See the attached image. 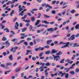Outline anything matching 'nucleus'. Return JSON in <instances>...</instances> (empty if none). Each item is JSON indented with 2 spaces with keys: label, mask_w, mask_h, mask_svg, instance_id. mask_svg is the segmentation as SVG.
Listing matches in <instances>:
<instances>
[{
  "label": "nucleus",
  "mask_w": 79,
  "mask_h": 79,
  "mask_svg": "<svg viewBox=\"0 0 79 79\" xmlns=\"http://www.w3.org/2000/svg\"><path fill=\"white\" fill-rule=\"evenodd\" d=\"M77 23V21L75 22L74 23H73L72 24L73 25H74H74H75L76 23Z\"/></svg>",
  "instance_id": "obj_62"
},
{
  "label": "nucleus",
  "mask_w": 79,
  "mask_h": 79,
  "mask_svg": "<svg viewBox=\"0 0 79 79\" xmlns=\"http://www.w3.org/2000/svg\"><path fill=\"white\" fill-rule=\"evenodd\" d=\"M75 12V10H73L70 11V13H74Z\"/></svg>",
  "instance_id": "obj_36"
},
{
  "label": "nucleus",
  "mask_w": 79,
  "mask_h": 79,
  "mask_svg": "<svg viewBox=\"0 0 79 79\" xmlns=\"http://www.w3.org/2000/svg\"><path fill=\"white\" fill-rule=\"evenodd\" d=\"M42 6L43 7H45V6H46V8L48 7L50 8V9H52V6H49L48 4H42Z\"/></svg>",
  "instance_id": "obj_1"
},
{
  "label": "nucleus",
  "mask_w": 79,
  "mask_h": 79,
  "mask_svg": "<svg viewBox=\"0 0 79 79\" xmlns=\"http://www.w3.org/2000/svg\"><path fill=\"white\" fill-rule=\"evenodd\" d=\"M63 53V52H58L56 54V55L57 56H59V55H60V54H62Z\"/></svg>",
  "instance_id": "obj_22"
},
{
  "label": "nucleus",
  "mask_w": 79,
  "mask_h": 79,
  "mask_svg": "<svg viewBox=\"0 0 79 79\" xmlns=\"http://www.w3.org/2000/svg\"><path fill=\"white\" fill-rule=\"evenodd\" d=\"M41 16H42V14L40 13H39L38 18H40L41 17Z\"/></svg>",
  "instance_id": "obj_28"
},
{
  "label": "nucleus",
  "mask_w": 79,
  "mask_h": 79,
  "mask_svg": "<svg viewBox=\"0 0 79 79\" xmlns=\"http://www.w3.org/2000/svg\"><path fill=\"white\" fill-rule=\"evenodd\" d=\"M49 59L48 57H47L45 59V61H46V60H48Z\"/></svg>",
  "instance_id": "obj_55"
},
{
  "label": "nucleus",
  "mask_w": 79,
  "mask_h": 79,
  "mask_svg": "<svg viewBox=\"0 0 79 79\" xmlns=\"http://www.w3.org/2000/svg\"><path fill=\"white\" fill-rule=\"evenodd\" d=\"M60 44H66V43H63V42H60L59 43Z\"/></svg>",
  "instance_id": "obj_53"
},
{
  "label": "nucleus",
  "mask_w": 79,
  "mask_h": 79,
  "mask_svg": "<svg viewBox=\"0 0 79 79\" xmlns=\"http://www.w3.org/2000/svg\"><path fill=\"white\" fill-rule=\"evenodd\" d=\"M74 27H71L70 29L71 31H73V30L74 29Z\"/></svg>",
  "instance_id": "obj_60"
},
{
  "label": "nucleus",
  "mask_w": 79,
  "mask_h": 79,
  "mask_svg": "<svg viewBox=\"0 0 79 79\" xmlns=\"http://www.w3.org/2000/svg\"><path fill=\"white\" fill-rule=\"evenodd\" d=\"M31 21V20H26L25 21V23H26V22H27V23H30V22Z\"/></svg>",
  "instance_id": "obj_46"
},
{
  "label": "nucleus",
  "mask_w": 79,
  "mask_h": 79,
  "mask_svg": "<svg viewBox=\"0 0 79 79\" xmlns=\"http://www.w3.org/2000/svg\"><path fill=\"white\" fill-rule=\"evenodd\" d=\"M29 44L31 46H32L33 45V43L32 42H31L29 43Z\"/></svg>",
  "instance_id": "obj_56"
},
{
  "label": "nucleus",
  "mask_w": 79,
  "mask_h": 79,
  "mask_svg": "<svg viewBox=\"0 0 79 79\" xmlns=\"http://www.w3.org/2000/svg\"><path fill=\"white\" fill-rule=\"evenodd\" d=\"M26 11V9H23V11H21V12L19 14V16H24V11Z\"/></svg>",
  "instance_id": "obj_3"
},
{
  "label": "nucleus",
  "mask_w": 79,
  "mask_h": 79,
  "mask_svg": "<svg viewBox=\"0 0 79 79\" xmlns=\"http://www.w3.org/2000/svg\"><path fill=\"white\" fill-rule=\"evenodd\" d=\"M57 74H58V73H55L54 74H53V73H52L51 75L52 77H54V76H57Z\"/></svg>",
  "instance_id": "obj_15"
},
{
  "label": "nucleus",
  "mask_w": 79,
  "mask_h": 79,
  "mask_svg": "<svg viewBox=\"0 0 79 79\" xmlns=\"http://www.w3.org/2000/svg\"><path fill=\"white\" fill-rule=\"evenodd\" d=\"M24 45H26V46H27V45H28V44L27 43V42H26V41H25L24 43Z\"/></svg>",
  "instance_id": "obj_40"
},
{
  "label": "nucleus",
  "mask_w": 79,
  "mask_h": 79,
  "mask_svg": "<svg viewBox=\"0 0 79 79\" xmlns=\"http://www.w3.org/2000/svg\"><path fill=\"white\" fill-rule=\"evenodd\" d=\"M44 54V53H41V54H40L39 55L40 57H42V56H43V54Z\"/></svg>",
  "instance_id": "obj_44"
},
{
  "label": "nucleus",
  "mask_w": 79,
  "mask_h": 79,
  "mask_svg": "<svg viewBox=\"0 0 79 79\" xmlns=\"http://www.w3.org/2000/svg\"><path fill=\"white\" fill-rule=\"evenodd\" d=\"M66 45H64V46H62L61 47V48H66Z\"/></svg>",
  "instance_id": "obj_43"
},
{
  "label": "nucleus",
  "mask_w": 79,
  "mask_h": 79,
  "mask_svg": "<svg viewBox=\"0 0 79 79\" xmlns=\"http://www.w3.org/2000/svg\"><path fill=\"white\" fill-rule=\"evenodd\" d=\"M3 55H4V56H6V55H7V53H6V52H4L3 53Z\"/></svg>",
  "instance_id": "obj_61"
},
{
  "label": "nucleus",
  "mask_w": 79,
  "mask_h": 79,
  "mask_svg": "<svg viewBox=\"0 0 79 79\" xmlns=\"http://www.w3.org/2000/svg\"><path fill=\"white\" fill-rule=\"evenodd\" d=\"M21 30L22 32H24L26 31V28H23L21 29Z\"/></svg>",
  "instance_id": "obj_17"
},
{
  "label": "nucleus",
  "mask_w": 79,
  "mask_h": 79,
  "mask_svg": "<svg viewBox=\"0 0 79 79\" xmlns=\"http://www.w3.org/2000/svg\"><path fill=\"white\" fill-rule=\"evenodd\" d=\"M65 62H68L69 63V62L70 61V60H69V59H67L65 60Z\"/></svg>",
  "instance_id": "obj_48"
},
{
  "label": "nucleus",
  "mask_w": 79,
  "mask_h": 79,
  "mask_svg": "<svg viewBox=\"0 0 79 79\" xmlns=\"http://www.w3.org/2000/svg\"><path fill=\"white\" fill-rule=\"evenodd\" d=\"M67 37H70L71 36V34H68L67 35Z\"/></svg>",
  "instance_id": "obj_57"
},
{
  "label": "nucleus",
  "mask_w": 79,
  "mask_h": 79,
  "mask_svg": "<svg viewBox=\"0 0 79 79\" xmlns=\"http://www.w3.org/2000/svg\"><path fill=\"white\" fill-rule=\"evenodd\" d=\"M44 17H45L46 18H50V17L49 16H48L47 15H44Z\"/></svg>",
  "instance_id": "obj_23"
},
{
  "label": "nucleus",
  "mask_w": 79,
  "mask_h": 79,
  "mask_svg": "<svg viewBox=\"0 0 79 79\" xmlns=\"http://www.w3.org/2000/svg\"><path fill=\"white\" fill-rule=\"evenodd\" d=\"M2 40L3 41H5V40H6V38L5 37H3L2 39Z\"/></svg>",
  "instance_id": "obj_24"
},
{
  "label": "nucleus",
  "mask_w": 79,
  "mask_h": 79,
  "mask_svg": "<svg viewBox=\"0 0 79 79\" xmlns=\"http://www.w3.org/2000/svg\"><path fill=\"white\" fill-rule=\"evenodd\" d=\"M73 43H69V45L70 46V47H72V46H73Z\"/></svg>",
  "instance_id": "obj_51"
},
{
  "label": "nucleus",
  "mask_w": 79,
  "mask_h": 79,
  "mask_svg": "<svg viewBox=\"0 0 79 79\" xmlns=\"http://www.w3.org/2000/svg\"><path fill=\"white\" fill-rule=\"evenodd\" d=\"M49 47H50V46H49V45H47L44 47V48H47V49H48V48H49Z\"/></svg>",
  "instance_id": "obj_19"
},
{
  "label": "nucleus",
  "mask_w": 79,
  "mask_h": 79,
  "mask_svg": "<svg viewBox=\"0 0 79 79\" xmlns=\"http://www.w3.org/2000/svg\"><path fill=\"white\" fill-rule=\"evenodd\" d=\"M45 63H43L42 62H40V65H42V66H45Z\"/></svg>",
  "instance_id": "obj_18"
},
{
  "label": "nucleus",
  "mask_w": 79,
  "mask_h": 79,
  "mask_svg": "<svg viewBox=\"0 0 79 79\" xmlns=\"http://www.w3.org/2000/svg\"><path fill=\"white\" fill-rule=\"evenodd\" d=\"M45 65L47 66H50V64L49 62H47L46 63Z\"/></svg>",
  "instance_id": "obj_29"
},
{
  "label": "nucleus",
  "mask_w": 79,
  "mask_h": 79,
  "mask_svg": "<svg viewBox=\"0 0 79 79\" xmlns=\"http://www.w3.org/2000/svg\"><path fill=\"white\" fill-rule=\"evenodd\" d=\"M26 52H27L26 55H29V53H30V51H29V50H27L26 51Z\"/></svg>",
  "instance_id": "obj_34"
},
{
  "label": "nucleus",
  "mask_w": 79,
  "mask_h": 79,
  "mask_svg": "<svg viewBox=\"0 0 79 79\" xmlns=\"http://www.w3.org/2000/svg\"><path fill=\"white\" fill-rule=\"evenodd\" d=\"M47 31H51V32H53V29L52 28H48L47 29Z\"/></svg>",
  "instance_id": "obj_7"
},
{
  "label": "nucleus",
  "mask_w": 79,
  "mask_h": 79,
  "mask_svg": "<svg viewBox=\"0 0 79 79\" xmlns=\"http://www.w3.org/2000/svg\"><path fill=\"white\" fill-rule=\"evenodd\" d=\"M32 60L33 61H35L36 60V58L35 57H32Z\"/></svg>",
  "instance_id": "obj_30"
},
{
  "label": "nucleus",
  "mask_w": 79,
  "mask_h": 79,
  "mask_svg": "<svg viewBox=\"0 0 79 79\" xmlns=\"http://www.w3.org/2000/svg\"><path fill=\"white\" fill-rule=\"evenodd\" d=\"M9 58L10 60H11V61H12L13 60V55H11L9 57Z\"/></svg>",
  "instance_id": "obj_14"
},
{
  "label": "nucleus",
  "mask_w": 79,
  "mask_h": 79,
  "mask_svg": "<svg viewBox=\"0 0 79 79\" xmlns=\"http://www.w3.org/2000/svg\"><path fill=\"white\" fill-rule=\"evenodd\" d=\"M7 66H9V65H11L12 64V63H6Z\"/></svg>",
  "instance_id": "obj_32"
},
{
  "label": "nucleus",
  "mask_w": 79,
  "mask_h": 79,
  "mask_svg": "<svg viewBox=\"0 0 79 79\" xmlns=\"http://www.w3.org/2000/svg\"><path fill=\"white\" fill-rule=\"evenodd\" d=\"M32 26L31 25H30V27H29V29L30 31H31V29H32Z\"/></svg>",
  "instance_id": "obj_37"
},
{
  "label": "nucleus",
  "mask_w": 79,
  "mask_h": 79,
  "mask_svg": "<svg viewBox=\"0 0 79 79\" xmlns=\"http://www.w3.org/2000/svg\"><path fill=\"white\" fill-rule=\"evenodd\" d=\"M31 21L32 22H34V21H35V17H32L31 18Z\"/></svg>",
  "instance_id": "obj_16"
},
{
  "label": "nucleus",
  "mask_w": 79,
  "mask_h": 79,
  "mask_svg": "<svg viewBox=\"0 0 79 79\" xmlns=\"http://www.w3.org/2000/svg\"><path fill=\"white\" fill-rule=\"evenodd\" d=\"M66 22H63V26H64L65 25H66Z\"/></svg>",
  "instance_id": "obj_47"
},
{
  "label": "nucleus",
  "mask_w": 79,
  "mask_h": 79,
  "mask_svg": "<svg viewBox=\"0 0 79 79\" xmlns=\"http://www.w3.org/2000/svg\"><path fill=\"white\" fill-rule=\"evenodd\" d=\"M39 71V68H36L35 70V71L36 73H38V71Z\"/></svg>",
  "instance_id": "obj_45"
},
{
  "label": "nucleus",
  "mask_w": 79,
  "mask_h": 79,
  "mask_svg": "<svg viewBox=\"0 0 79 79\" xmlns=\"http://www.w3.org/2000/svg\"><path fill=\"white\" fill-rule=\"evenodd\" d=\"M53 57L52 56H50L49 57V59H50V60H52V59H53Z\"/></svg>",
  "instance_id": "obj_63"
},
{
  "label": "nucleus",
  "mask_w": 79,
  "mask_h": 79,
  "mask_svg": "<svg viewBox=\"0 0 79 79\" xmlns=\"http://www.w3.org/2000/svg\"><path fill=\"white\" fill-rule=\"evenodd\" d=\"M52 66H55V63H52L51 64Z\"/></svg>",
  "instance_id": "obj_58"
},
{
  "label": "nucleus",
  "mask_w": 79,
  "mask_h": 79,
  "mask_svg": "<svg viewBox=\"0 0 79 79\" xmlns=\"http://www.w3.org/2000/svg\"><path fill=\"white\" fill-rule=\"evenodd\" d=\"M32 38H27V40H28V41H29V40H32Z\"/></svg>",
  "instance_id": "obj_38"
},
{
  "label": "nucleus",
  "mask_w": 79,
  "mask_h": 79,
  "mask_svg": "<svg viewBox=\"0 0 79 79\" xmlns=\"http://www.w3.org/2000/svg\"><path fill=\"white\" fill-rule=\"evenodd\" d=\"M65 77L66 78V79H68L69 77V73H66L65 76Z\"/></svg>",
  "instance_id": "obj_13"
},
{
  "label": "nucleus",
  "mask_w": 79,
  "mask_h": 79,
  "mask_svg": "<svg viewBox=\"0 0 79 79\" xmlns=\"http://www.w3.org/2000/svg\"><path fill=\"white\" fill-rule=\"evenodd\" d=\"M52 42V40H48L47 41V45L49 44H50V43H51Z\"/></svg>",
  "instance_id": "obj_12"
},
{
  "label": "nucleus",
  "mask_w": 79,
  "mask_h": 79,
  "mask_svg": "<svg viewBox=\"0 0 79 79\" xmlns=\"http://www.w3.org/2000/svg\"><path fill=\"white\" fill-rule=\"evenodd\" d=\"M70 74H72L73 75V74H75V73H74V72L73 71H72L70 72Z\"/></svg>",
  "instance_id": "obj_21"
},
{
  "label": "nucleus",
  "mask_w": 79,
  "mask_h": 79,
  "mask_svg": "<svg viewBox=\"0 0 79 79\" xmlns=\"http://www.w3.org/2000/svg\"><path fill=\"white\" fill-rule=\"evenodd\" d=\"M44 72L45 73V74L46 77H48V73L47 71V70H45Z\"/></svg>",
  "instance_id": "obj_11"
},
{
  "label": "nucleus",
  "mask_w": 79,
  "mask_h": 79,
  "mask_svg": "<svg viewBox=\"0 0 79 79\" xmlns=\"http://www.w3.org/2000/svg\"><path fill=\"white\" fill-rule=\"evenodd\" d=\"M18 39H14L13 40H11V41H12V42H15V41H16V40H18Z\"/></svg>",
  "instance_id": "obj_25"
},
{
  "label": "nucleus",
  "mask_w": 79,
  "mask_h": 79,
  "mask_svg": "<svg viewBox=\"0 0 79 79\" xmlns=\"http://www.w3.org/2000/svg\"><path fill=\"white\" fill-rule=\"evenodd\" d=\"M52 54H55V53H57L58 52V51L56 50L55 49H52Z\"/></svg>",
  "instance_id": "obj_8"
},
{
  "label": "nucleus",
  "mask_w": 79,
  "mask_h": 79,
  "mask_svg": "<svg viewBox=\"0 0 79 79\" xmlns=\"http://www.w3.org/2000/svg\"><path fill=\"white\" fill-rule=\"evenodd\" d=\"M40 20H37L36 21V22L35 23V26H37V25L38 24H39V23H40Z\"/></svg>",
  "instance_id": "obj_10"
},
{
  "label": "nucleus",
  "mask_w": 79,
  "mask_h": 79,
  "mask_svg": "<svg viewBox=\"0 0 79 79\" xmlns=\"http://www.w3.org/2000/svg\"><path fill=\"white\" fill-rule=\"evenodd\" d=\"M76 73H79V69L78 68H77L75 69Z\"/></svg>",
  "instance_id": "obj_27"
},
{
  "label": "nucleus",
  "mask_w": 79,
  "mask_h": 79,
  "mask_svg": "<svg viewBox=\"0 0 79 79\" xmlns=\"http://www.w3.org/2000/svg\"><path fill=\"white\" fill-rule=\"evenodd\" d=\"M55 23V22L53 21V22H50V24H51L52 25V24H54Z\"/></svg>",
  "instance_id": "obj_50"
},
{
  "label": "nucleus",
  "mask_w": 79,
  "mask_h": 79,
  "mask_svg": "<svg viewBox=\"0 0 79 79\" xmlns=\"http://www.w3.org/2000/svg\"><path fill=\"white\" fill-rule=\"evenodd\" d=\"M56 0L53 1L52 2V3L53 5H54V4H55V3H56Z\"/></svg>",
  "instance_id": "obj_35"
},
{
  "label": "nucleus",
  "mask_w": 79,
  "mask_h": 79,
  "mask_svg": "<svg viewBox=\"0 0 79 79\" xmlns=\"http://www.w3.org/2000/svg\"><path fill=\"white\" fill-rule=\"evenodd\" d=\"M70 22V20H68L66 21V23L67 24H68Z\"/></svg>",
  "instance_id": "obj_59"
},
{
  "label": "nucleus",
  "mask_w": 79,
  "mask_h": 79,
  "mask_svg": "<svg viewBox=\"0 0 79 79\" xmlns=\"http://www.w3.org/2000/svg\"><path fill=\"white\" fill-rule=\"evenodd\" d=\"M50 53V51H48L45 52L46 55H49Z\"/></svg>",
  "instance_id": "obj_20"
},
{
  "label": "nucleus",
  "mask_w": 79,
  "mask_h": 79,
  "mask_svg": "<svg viewBox=\"0 0 79 79\" xmlns=\"http://www.w3.org/2000/svg\"><path fill=\"white\" fill-rule=\"evenodd\" d=\"M77 43H74V44H73V46H72V47H77L79 46V44L78 45H77Z\"/></svg>",
  "instance_id": "obj_9"
},
{
  "label": "nucleus",
  "mask_w": 79,
  "mask_h": 79,
  "mask_svg": "<svg viewBox=\"0 0 79 79\" xmlns=\"http://www.w3.org/2000/svg\"><path fill=\"white\" fill-rule=\"evenodd\" d=\"M75 37H79V34H77L75 35Z\"/></svg>",
  "instance_id": "obj_52"
},
{
  "label": "nucleus",
  "mask_w": 79,
  "mask_h": 79,
  "mask_svg": "<svg viewBox=\"0 0 79 79\" xmlns=\"http://www.w3.org/2000/svg\"><path fill=\"white\" fill-rule=\"evenodd\" d=\"M51 12L52 14H56V12L54 10H52L51 11Z\"/></svg>",
  "instance_id": "obj_39"
},
{
  "label": "nucleus",
  "mask_w": 79,
  "mask_h": 79,
  "mask_svg": "<svg viewBox=\"0 0 79 79\" xmlns=\"http://www.w3.org/2000/svg\"><path fill=\"white\" fill-rule=\"evenodd\" d=\"M19 11L20 12L21 11L23 10V9L21 7V5H19L18 6Z\"/></svg>",
  "instance_id": "obj_5"
},
{
  "label": "nucleus",
  "mask_w": 79,
  "mask_h": 79,
  "mask_svg": "<svg viewBox=\"0 0 79 79\" xmlns=\"http://www.w3.org/2000/svg\"><path fill=\"white\" fill-rule=\"evenodd\" d=\"M69 44V42H68L67 43H66V45H65L66 46V47H68V45Z\"/></svg>",
  "instance_id": "obj_41"
},
{
  "label": "nucleus",
  "mask_w": 79,
  "mask_h": 79,
  "mask_svg": "<svg viewBox=\"0 0 79 79\" xmlns=\"http://www.w3.org/2000/svg\"><path fill=\"white\" fill-rule=\"evenodd\" d=\"M76 39V37H75V35H72L69 39V40H73Z\"/></svg>",
  "instance_id": "obj_2"
},
{
  "label": "nucleus",
  "mask_w": 79,
  "mask_h": 79,
  "mask_svg": "<svg viewBox=\"0 0 79 79\" xmlns=\"http://www.w3.org/2000/svg\"><path fill=\"white\" fill-rule=\"evenodd\" d=\"M18 26H19V24H18V22H16L15 23V29H18Z\"/></svg>",
  "instance_id": "obj_6"
},
{
  "label": "nucleus",
  "mask_w": 79,
  "mask_h": 79,
  "mask_svg": "<svg viewBox=\"0 0 79 79\" xmlns=\"http://www.w3.org/2000/svg\"><path fill=\"white\" fill-rule=\"evenodd\" d=\"M64 61V59H63L60 61V63H63Z\"/></svg>",
  "instance_id": "obj_31"
},
{
  "label": "nucleus",
  "mask_w": 79,
  "mask_h": 79,
  "mask_svg": "<svg viewBox=\"0 0 79 79\" xmlns=\"http://www.w3.org/2000/svg\"><path fill=\"white\" fill-rule=\"evenodd\" d=\"M18 19V18H17V17L15 18L13 20V22H15V21H16V20Z\"/></svg>",
  "instance_id": "obj_54"
},
{
  "label": "nucleus",
  "mask_w": 79,
  "mask_h": 79,
  "mask_svg": "<svg viewBox=\"0 0 79 79\" xmlns=\"http://www.w3.org/2000/svg\"><path fill=\"white\" fill-rule=\"evenodd\" d=\"M0 66L2 67V68H4L5 66V65L3 64H1L0 65Z\"/></svg>",
  "instance_id": "obj_42"
},
{
  "label": "nucleus",
  "mask_w": 79,
  "mask_h": 79,
  "mask_svg": "<svg viewBox=\"0 0 79 79\" xmlns=\"http://www.w3.org/2000/svg\"><path fill=\"white\" fill-rule=\"evenodd\" d=\"M32 11H37V9H33L32 10Z\"/></svg>",
  "instance_id": "obj_64"
},
{
  "label": "nucleus",
  "mask_w": 79,
  "mask_h": 79,
  "mask_svg": "<svg viewBox=\"0 0 79 79\" xmlns=\"http://www.w3.org/2000/svg\"><path fill=\"white\" fill-rule=\"evenodd\" d=\"M79 27V24H77L75 27V29H78V27Z\"/></svg>",
  "instance_id": "obj_26"
},
{
  "label": "nucleus",
  "mask_w": 79,
  "mask_h": 79,
  "mask_svg": "<svg viewBox=\"0 0 79 79\" xmlns=\"http://www.w3.org/2000/svg\"><path fill=\"white\" fill-rule=\"evenodd\" d=\"M60 36V35H54L52 36L53 38H55V37H58Z\"/></svg>",
  "instance_id": "obj_33"
},
{
  "label": "nucleus",
  "mask_w": 79,
  "mask_h": 79,
  "mask_svg": "<svg viewBox=\"0 0 79 79\" xmlns=\"http://www.w3.org/2000/svg\"><path fill=\"white\" fill-rule=\"evenodd\" d=\"M10 43H9L8 41H7L6 42L5 47L6 48H8V47L10 46Z\"/></svg>",
  "instance_id": "obj_4"
},
{
  "label": "nucleus",
  "mask_w": 79,
  "mask_h": 79,
  "mask_svg": "<svg viewBox=\"0 0 79 79\" xmlns=\"http://www.w3.org/2000/svg\"><path fill=\"white\" fill-rule=\"evenodd\" d=\"M66 73H62V75L61 76V77H63V76H64V75H65Z\"/></svg>",
  "instance_id": "obj_49"
}]
</instances>
